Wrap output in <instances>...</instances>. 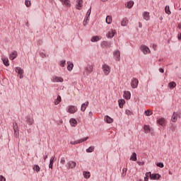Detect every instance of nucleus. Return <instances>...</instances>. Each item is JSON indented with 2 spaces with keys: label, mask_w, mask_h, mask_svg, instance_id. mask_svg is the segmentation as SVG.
Returning a JSON list of instances; mask_svg holds the SVG:
<instances>
[{
  "label": "nucleus",
  "mask_w": 181,
  "mask_h": 181,
  "mask_svg": "<svg viewBox=\"0 0 181 181\" xmlns=\"http://www.w3.org/2000/svg\"><path fill=\"white\" fill-rule=\"evenodd\" d=\"M78 111V108L77 106L74 105H69L68 106L66 112H69V114H74V112H77Z\"/></svg>",
  "instance_id": "f257e3e1"
},
{
  "label": "nucleus",
  "mask_w": 181,
  "mask_h": 181,
  "mask_svg": "<svg viewBox=\"0 0 181 181\" xmlns=\"http://www.w3.org/2000/svg\"><path fill=\"white\" fill-rule=\"evenodd\" d=\"M76 166H77V163H76V161H73V160H70L69 161L66 165V169H74V168H76Z\"/></svg>",
  "instance_id": "f03ea898"
},
{
  "label": "nucleus",
  "mask_w": 181,
  "mask_h": 181,
  "mask_svg": "<svg viewBox=\"0 0 181 181\" xmlns=\"http://www.w3.org/2000/svg\"><path fill=\"white\" fill-rule=\"evenodd\" d=\"M25 122H27L28 125H33L35 124V120L33 119V117L30 115H27L25 117Z\"/></svg>",
  "instance_id": "7ed1b4c3"
},
{
  "label": "nucleus",
  "mask_w": 181,
  "mask_h": 181,
  "mask_svg": "<svg viewBox=\"0 0 181 181\" xmlns=\"http://www.w3.org/2000/svg\"><path fill=\"white\" fill-rule=\"evenodd\" d=\"M102 69L105 76H108L110 74V72L111 71V68L107 64H103L102 66Z\"/></svg>",
  "instance_id": "20e7f679"
},
{
  "label": "nucleus",
  "mask_w": 181,
  "mask_h": 181,
  "mask_svg": "<svg viewBox=\"0 0 181 181\" xmlns=\"http://www.w3.org/2000/svg\"><path fill=\"white\" fill-rule=\"evenodd\" d=\"M86 72L83 73V74H86V76H88V74H91L93 73V70H94V66L93 65H88L86 67H85Z\"/></svg>",
  "instance_id": "39448f33"
},
{
  "label": "nucleus",
  "mask_w": 181,
  "mask_h": 181,
  "mask_svg": "<svg viewBox=\"0 0 181 181\" xmlns=\"http://www.w3.org/2000/svg\"><path fill=\"white\" fill-rule=\"evenodd\" d=\"M149 175V177L151 180H159V179H160V175L159 174H156V173H151L150 172V173H148Z\"/></svg>",
  "instance_id": "423d86ee"
},
{
  "label": "nucleus",
  "mask_w": 181,
  "mask_h": 181,
  "mask_svg": "<svg viewBox=\"0 0 181 181\" xmlns=\"http://www.w3.org/2000/svg\"><path fill=\"white\" fill-rule=\"evenodd\" d=\"M15 71L17 73L18 76L20 77V78H23V69H22V68L16 67Z\"/></svg>",
  "instance_id": "0eeeda50"
},
{
  "label": "nucleus",
  "mask_w": 181,
  "mask_h": 181,
  "mask_svg": "<svg viewBox=\"0 0 181 181\" xmlns=\"http://www.w3.org/2000/svg\"><path fill=\"white\" fill-rule=\"evenodd\" d=\"M139 83V81H138V79L136 78H134L132 80L131 82V86L132 88H136L138 87V84Z\"/></svg>",
  "instance_id": "6e6552de"
},
{
  "label": "nucleus",
  "mask_w": 181,
  "mask_h": 181,
  "mask_svg": "<svg viewBox=\"0 0 181 181\" xmlns=\"http://www.w3.org/2000/svg\"><path fill=\"white\" fill-rule=\"evenodd\" d=\"M52 83H63V78L59 76H53L51 79Z\"/></svg>",
  "instance_id": "1a4fd4ad"
},
{
  "label": "nucleus",
  "mask_w": 181,
  "mask_h": 181,
  "mask_svg": "<svg viewBox=\"0 0 181 181\" xmlns=\"http://www.w3.org/2000/svg\"><path fill=\"white\" fill-rule=\"evenodd\" d=\"M141 52L144 53V54H148L151 50L149 49V47H146V45H143L140 47Z\"/></svg>",
  "instance_id": "9d476101"
},
{
  "label": "nucleus",
  "mask_w": 181,
  "mask_h": 181,
  "mask_svg": "<svg viewBox=\"0 0 181 181\" xmlns=\"http://www.w3.org/2000/svg\"><path fill=\"white\" fill-rule=\"evenodd\" d=\"M113 56L115 57V60L119 62L121 59V53L119 52V50H116L113 52Z\"/></svg>",
  "instance_id": "9b49d317"
},
{
  "label": "nucleus",
  "mask_w": 181,
  "mask_h": 181,
  "mask_svg": "<svg viewBox=\"0 0 181 181\" xmlns=\"http://www.w3.org/2000/svg\"><path fill=\"white\" fill-rule=\"evenodd\" d=\"M115 30H110L107 34V37L108 39H112V37L115 36Z\"/></svg>",
  "instance_id": "f8f14e48"
},
{
  "label": "nucleus",
  "mask_w": 181,
  "mask_h": 181,
  "mask_svg": "<svg viewBox=\"0 0 181 181\" xmlns=\"http://www.w3.org/2000/svg\"><path fill=\"white\" fill-rule=\"evenodd\" d=\"M88 101H86V103H83L81 106V111H82V112H84V111H86V110H87V107H88Z\"/></svg>",
  "instance_id": "ddd939ff"
},
{
  "label": "nucleus",
  "mask_w": 181,
  "mask_h": 181,
  "mask_svg": "<svg viewBox=\"0 0 181 181\" xmlns=\"http://www.w3.org/2000/svg\"><path fill=\"white\" fill-rule=\"evenodd\" d=\"M104 119L107 124H112V122H114V119L111 118V117L108 115L105 116Z\"/></svg>",
  "instance_id": "4468645a"
},
{
  "label": "nucleus",
  "mask_w": 181,
  "mask_h": 181,
  "mask_svg": "<svg viewBox=\"0 0 181 181\" xmlns=\"http://www.w3.org/2000/svg\"><path fill=\"white\" fill-rule=\"evenodd\" d=\"M87 139H88V137H85L83 139L76 140V141H74L73 144L77 145V144H83V142H86V141H87Z\"/></svg>",
  "instance_id": "2eb2a0df"
},
{
  "label": "nucleus",
  "mask_w": 181,
  "mask_h": 181,
  "mask_svg": "<svg viewBox=\"0 0 181 181\" xmlns=\"http://www.w3.org/2000/svg\"><path fill=\"white\" fill-rule=\"evenodd\" d=\"M165 122H166V120H165L164 118H160V119H157V123L159 125H161V127H165Z\"/></svg>",
  "instance_id": "dca6fc26"
},
{
  "label": "nucleus",
  "mask_w": 181,
  "mask_h": 181,
  "mask_svg": "<svg viewBox=\"0 0 181 181\" xmlns=\"http://www.w3.org/2000/svg\"><path fill=\"white\" fill-rule=\"evenodd\" d=\"M18 57V52L13 51L11 54H10V60H15Z\"/></svg>",
  "instance_id": "f3484780"
},
{
  "label": "nucleus",
  "mask_w": 181,
  "mask_h": 181,
  "mask_svg": "<svg viewBox=\"0 0 181 181\" xmlns=\"http://www.w3.org/2000/svg\"><path fill=\"white\" fill-rule=\"evenodd\" d=\"M69 122L71 124V127H77V120H76V119H70Z\"/></svg>",
  "instance_id": "a211bd4d"
},
{
  "label": "nucleus",
  "mask_w": 181,
  "mask_h": 181,
  "mask_svg": "<svg viewBox=\"0 0 181 181\" xmlns=\"http://www.w3.org/2000/svg\"><path fill=\"white\" fill-rule=\"evenodd\" d=\"M123 97H124V98L126 100H129V98H131V92H129V91H124Z\"/></svg>",
  "instance_id": "6ab92c4d"
},
{
  "label": "nucleus",
  "mask_w": 181,
  "mask_h": 181,
  "mask_svg": "<svg viewBox=\"0 0 181 181\" xmlns=\"http://www.w3.org/2000/svg\"><path fill=\"white\" fill-rule=\"evenodd\" d=\"M1 60L4 64V66H6V67H8V66H9V59L6 57H2Z\"/></svg>",
  "instance_id": "aec40b11"
},
{
  "label": "nucleus",
  "mask_w": 181,
  "mask_h": 181,
  "mask_svg": "<svg viewBox=\"0 0 181 181\" xmlns=\"http://www.w3.org/2000/svg\"><path fill=\"white\" fill-rule=\"evenodd\" d=\"M67 70L69 71H71V70H73V67H74V64H73L72 62H70V61L67 62Z\"/></svg>",
  "instance_id": "412c9836"
},
{
  "label": "nucleus",
  "mask_w": 181,
  "mask_h": 181,
  "mask_svg": "<svg viewBox=\"0 0 181 181\" xmlns=\"http://www.w3.org/2000/svg\"><path fill=\"white\" fill-rule=\"evenodd\" d=\"M171 121L172 122H176L177 121V112H173V116L171 117Z\"/></svg>",
  "instance_id": "4be33fe9"
},
{
  "label": "nucleus",
  "mask_w": 181,
  "mask_h": 181,
  "mask_svg": "<svg viewBox=\"0 0 181 181\" xmlns=\"http://www.w3.org/2000/svg\"><path fill=\"white\" fill-rule=\"evenodd\" d=\"M54 158H55V156H53L51 157V158L49 160V169H53V162H54Z\"/></svg>",
  "instance_id": "5701e85b"
},
{
  "label": "nucleus",
  "mask_w": 181,
  "mask_h": 181,
  "mask_svg": "<svg viewBox=\"0 0 181 181\" xmlns=\"http://www.w3.org/2000/svg\"><path fill=\"white\" fill-rule=\"evenodd\" d=\"M143 16H144V19H145V21H149V19H150L149 12L144 11L143 13Z\"/></svg>",
  "instance_id": "b1692460"
},
{
  "label": "nucleus",
  "mask_w": 181,
  "mask_h": 181,
  "mask_svg": "<svg viewBox=\"0 0 181 181\" xmlns=\"http://www.w3.org/2000/svg\"><path fill=\"white\" fill-rule=\"evenodd\" d=\"M119 107L120 108H124V104H125V100L124 99H119L118 100Z\"/></svg>",
  "instance_id": "393cba45"
},
{
  "label": "nucleus",
  "mask_w": 181,
  "mask_h": 181,
  "mask_svg": "<svg viewBox=\"0 0 181 181\" xmlns=\"http://www.w3.org/2000/svg\"><path fill=\"white\" fill-rule=\"evenodd\" d=\"M62 102V96L58 95L57 98L54 100V105H58Z\"/></svg>",
  "instance_id": "a878e982"
},
{
  "label": "nucleus",
  "mask_w": 181,
  "mask_h": 181,
  "mask_svg": "<svg viewBox=\"0 0 181 181\" xmlns=\"http://www.w3.org/2000/svg\"><path fill=\"white\" fill-rule=\"evenodd\" d=\"M168 87L170 90H173L176 87V83L175 81L170 82L168 83Z\"/></svg>",
  "instance_id": "bb28decb"
},
{
  "label": "nucleus",
  "mask_w": 181,
  "mask_h": 181,
  "mask_svg": "<svg viewBox=\"0 0 181 181\" xmlns=\"http://www.w3.org/2000/svg\"><path fill=\"white\" fill-rule=\"evenodd\" d=\"M100 39H101V37L100 36H93L92 37L90 42H98V40H100Z\"/></svg>",
  "instance_id": "cd10ccee"
},
{
  "label": "nucleus",
  "mask_w": 181,
  "mask_h": 181,
  "mask_svg": "<svg viewBox=\"0 0 181 181\" xmlns=\"http://www.w3.org/2000/svg\"><path fill=\"white\" fill-rule=\"evenodd\" d=\"M112 22V17H111L110 16H107L106 17V23H107V25H111Z\"/></svg>",
  "instance_id": "c85d7f7f"
},
{
  "label": "nucleus",
  "mask_w": 181,
  "mask_h": 181,
  "mask_svg": "<svg viewBox=\"0 0 181 181\" xmlns=\"http://www.w3.org/2000/svg\"><path fill=\"white\" fill-rule=\"evenodd\" d=\"M131 160H133L134 162H136V153L134 152L132 153L131 157H130Z\"/></svg>",
  "instance_id": "c756f323"
},
{
  "label": "nucleus",
  "mask_w": 181,
  "mask_h": 181,
  "mask_svg": "<svg viewBox=\"0 0 181 181\" xmlns=\"http://www.w3.org/2000/svg\"><path fill=\"white\" fill-rule=\"evenodd\" d=\"M95 147H94V146H90L89 148H88L86 149V152L88 153H91V152H94V149Z\"/></svg>",
  "instance_id": "7c9ffc66"
},
{
  "label": "nucleus",
  "mask_w": 181,
  "mask_h": 181,
  "mask_svg": "<svg viewBox=\"0 0 181 181\" xmlns=\"http://www.w3.org/2000/svg\"><path fill=\"white\" fill-rule=\"evenodd\" d=\"M83 177H85V179H89V177L90 176V172H86V171H83Z\"/></svg>",
  "instance_id": "2f4dec72"
},
{
  "label": "nucleus",
  "mask_w": 181,
  "mask_h": 181,
  "mask_svg": "<svg viewBox=\"0 0 181 181\" xmlns=\"http://www.w3.org/2000/svg\"><path fill=\"white\" fill-rule=\"evenodd\" d=\"M128 25V21L127 20V18H124L123 20L121 22L122 26H127Z\"/></svg>",
  "instance_id": "473e14b6"
},
{
  "label": "nucleus",
  "mask_w": 181,
  "mask_h": 181,
  "mask_svg": "<svg viewBox=\"0 0 181 181\" xmlns=\"http://www.w3.org/2000/svg\"><path fill=\"white\" fill-rule=\"evenodd\" d=\"M60 2H62L63 5H65V6H70L69 0H60Z\"/></svg>",
  "instance_id": "72a5a7b5"
},
{
  "label": "nucleus",
  "mask_w": 181,
  "mask_h": 181,
  "mask_svg": "<svg viewBox=\"0 0 181 181\" xmlns=\"http://www.w3.org/2000/svg\"><path fill=\"white\" fill-rule=\"evenodd\" d=\"M165 13H167V15H170V13H172V12L170 11V8H169V6H165Z\"/></svg>",
  "instance_id": "f704fd0d"
},
{
  "label": "nucleus",
  "mask_w": 181,
  "mask_h": 181,
  "mask_svg": "<svg viewBox=\"0 0 181 181\" xmlns=\"http://www.w3.org/2000/svg\"><path fill=\"white\" fill-rule=\"evenodd\" d=\"M76 6L81 8L83 6V0H76Z\"/></svg>",
  "instance_id": "c9c22d12"
},
{
  "label": "nucleus",
  "mask_w": 181,
  "mask_h": 181,
  "mask_svg": "<svg viewBox=\"0 0 181 181\" xmlns=\"http://www.w3.org/2000/svg\"><path fill=\"white\" fill-rule=\"evenodd\" d=\"M133 6H134V1H130L127 2V8H129V9H131V8H132Z\"/></svg>",
  "instance_id": "e433bc0d"
},
{
  "label": "nucleus",
  "mask_w": 181,
  "mask_h": 181,
  "mask_svg": "<svg viewBox=\"0 0 181 181\" xmlns=\"http://www.w3.org/2000/svg\"><path fill=\"white\" fill-rule=\"evenodd\" d=\"M144 130L145 131V132H151V128L146 124L144 126Z\"/></svg>",
  "instance_id": "4c0bfd02"
},
{
  "label": "nucleus",
  "mask_w": 181,
  "mask_h": 181,
  "mask_svg": "<svg viewBox=\"0 0 181 181\" xmlns=\"http://www.w3.org/2000/svg\"><path fill=\"white\" fill-rule=\"evenodd\" d=\"M90 17L88 16H86L85 17V19L83 21V26H87V25L88 24V21H89V18Z\"/></svg>",
  "instance_id": "58836bf2"
},
{
  "label": "nucleus",
  "mask_w": 181,
  "mask_h": 181,
  "mask_svg": "<svg viewBox=\"0 0 181 181\" xmlns=\"http://www.w3.org/2000/svg\"><path fill=\"white\" fill-rule=\"evenodd\" d=\"M33 170L37 172V173H39V172H40V167H39L37 165H35L33 168Z\"/></svg>",
  "instance_id": "ea45409f"
},
{
  "label": "nucleus",
  "mask_w": 181,
  "mask_h": 181,
  "mask_svg": "<svg viewBox=\"0 0 181 181\" xmlns=\"http://www.w3.org/2000/svg\"><path fill=\"white\" fill-rule=\"evenodd\" d=\"M13 131H19L18 128V123L15 122L13 124Z\"/></svg>",
  "instance_id": "a19ab883"
},
{
  "label": "nucleus",
  "mask_w": 181,
  "mask_h": 181,
  "mask_svg": "<svg viewBox=\"0 0 181 181\" xmlns=\"http://www.w3.org/2000/svg\"><path fill=\"white\" fill-rule=\"evenodd\" d=\"M59 66L61 67H64L66 66V60H62L59 62Z\"/></svg>",
  "instance_id": "79ce46f5"
},
{
  "label": "nucleus",
  "mask_w": 181,
  "mask_h": 181,
  "mask_svg": "<svg viewBox=\"0 0 181 181\" xmlns=\"http://www.w3.org/2000/svg\"><path fill=\"white\" fill-rule=\"evenodd\" d=\"M145 114H146V117H151V115H152V114H153V113L152 112V111L146 110Z\"/></svg>",
  "instance_id": "37998d69"
},
{
  "label": "nucleus",
  "mask_w": 181,
  "mask_h": 181,
  "mask_svg": "<svg viewBox=\"0 0 181 181\" xmlns=\"http://www.w3.org/2000/svg\"><path fill=\"white\" fill-rule=\"evenodd\" d=\"M149 173H151V172L146 173V177H144V181H149Z\"/></svg>",
  "instance_id": "c03bdc74"
},
{
  "label": "nucleus",
  "mask_w": 181,
  "mask_h": 181,
  "mask_svg": "<svg viewBox=\"0 0 181 181\" xmlns=\"http://www.w3.org/2000/svg\"><path fill=\"white\" fill-rule=\"evenodd\" d=\"M128 170V169L127 168H124L122 169V176H126L127 175V171Z\"/></svg>",
  "instance_id": "a18cd8bd"
},
{
  "label": "nucleus",
  "mask_w": 181,
  "mask_h": 181,
  "mask_svg": "<svg viewBox=\"0 0 181 181\" xmlns=\"http://www.w3.org/2000/svg\"><path fill=\"white\" fill-rule=\"evenodd\" d=\"M25 5L27 6V8H29V6H30V1L25 0Z\"/></svg>",
  "instance_id": "49530a36"
},
{
  "label": "nucleus",
  "mask_w": 181,
  "mask_h": 181,
  "mask_svg": "<svg viewBox=\"0 0 181 181\" xmlns=\"http://www.w3.org/2000/svg\"><path fill=\"white\" fill-rule=\"evenodd\" d=\"M60 163H62V165H64L66 163V158L64 157L61 158Z\"/></svg>",
  "instance_id": "de8ad7c7"
},
{
  "label": "nucleus",
  "mask_w": 181,
  "mask_h": 181,
  "mask_svg": "<svg viewBox=\"0 0 181 181\" xmlns=\"http://www.w3.org/2000/svg\"><path fill=\"white\" fill-rule=\"evenodd\" d=\"M156 166H158V168H163L165 165H163V163H156Z\"/></svg>",
  "instance_id": "09e8293b"
},
{
  "label": "nucleus",
  "mask_w": 181,
  "mask_h": 181,
  "mask_svg": "<svg viewBox=\"0 0 181 181\" xmlns=\"http://www.w3.org/2000/svg\"><path fill=\"white\" fill-rule=\"evenodd\" d=\"M90 15H91V7L88 10L86 16H88V18H90Z\"/></svg>",
  "instance_id": "8fccbe9b"
},
{
  "label": "nucleus",
  "mask_w": 181,
  "mask_h": 181,
  "mask_svg": "<svg viewBox=\"0 0 181 181\" xmlns=\"http://www.w3.org/2000/svg\"><path fill=\"white\" fill-rule=\"evenodd\" d=\"M14 135L16 138H18L19 136V130H14Z\"/></svg>",
  "instance_id": "3c124183"
},
{
  "label": "nucleus",
  "mask_w": 181,
  "mask_h": 181,
  "mask_svg": "<svg viewBox=\"0 0 181 181\" xmlns=\"http://www.w3.org/2000/svg\"><path fill=\"white\" fill-rule=\"evenodd\" d=\"M0 181H6V178L3 175H0Z\"/></svg>",
  "instance_id": "603ef678"
},
{
  "label": "nucleus",
  "mask_w": 181,
  "mask_h": 181,
  "mask_svg": "<svg viewBox=\"0 0 181 181\" xmlns=\"http://www.w3.org/2000/svg\"><path fill=\"white\" fill-rule=\"evenodd\" d=\"M126 114H127V115H131V114H132V112H131V110H127Z\"/></svg>",
  "instance_id": "864d4df0"
},
{
  "label": "nucleus",
  "mask_w": 181,
  "mask_h": 181,
  "mask_svg": "<svg viewBox=\"0 0 181 181\" xmlns=\"http://www.w3.org/2000/svg\"><path fill=\"white\" fill-rule=\"evenodd\" d=\"M40 56L41 57H42V58H45V57H46V54H45V53H43V52H40Z\"/></svg>",
  "instance_id": "5fc2aeb1"
},
{
  "label": "nucleus",
  "mask_w": 181,
  "mask_h": 181,
  "mask_svg": "<svg viewBox=\"0 0 181 181\" xmlns=\"http://www.w3.org/2000/svg\"><path fill=\"white\" fill-rule=\"evenodd\" d=\"M138 165H139V166H142V165H144L145 163L144 162H141V161H137Z\"/></svg>",
  "instance_id": "6e6d98bb"
},
{
  "label": "nucleus",
  "mask_w": 181,
  "mask_h": 181,
  "mask_svg": "<svg viewBox=\"0 0 181 181\" xmlns=\"http://www.w3.org/2000/svg\"><path fill=\"white\" fill-rule=\"evenodd\" d=\"M160 73H165V70L163 68H159Z\"/></svg>",
  "instance_id": "4d7b16f0"
},
{
  "label": "nucleus",
  "mask_w": 181,
  "mask_h": 181,
  "mask_svg": "<svg viewBox=\"0 0 181 181\" xmlns=\"http://www.w3.org/2000/svg\"><path fill=\"white\" fill-rule=\"evenodd\" d=\"M156 47H157L156 44H153V49L154 50H156Z\"/></svg>",
  "instance_id": "13d9d810"
},
{
  "label": "nucleus",
  "mask_w": 181,
  "mask_h": 181,
  "mask_svg": "<svg viewBox=\"0 0 181 181\" xmlns=\"http://www.w3.org/2000/svg\"><path fill=\"white\" fill-rule=\"evenodd\" d=\"M46 159H47V155L44 156V160L46 161Z\"/></svg>",
  "instance_id": "bf43d9fd"
},
{
  "label": "nucleus",
  "mask_w": 181,
  "mask_h": 181,
  "mask_svg": "<svg viewBox=\"0 0 181 181\" xmlns=\"http://www.w3.org/2000/svg\"><path fill=\"white\" fill-rule=\"evenodd\" d=\"M139 28H142V23H139Z\"/></svg>",
  "instance_id": "052dcab7"
},
{
  "label": "nucleus",
  "mask_w": 181,
  "mask_h": 181,
  "mask_svg": "<svg viewBox=\"0 0 181 181\" xmlns=\"http://www.w3.org/2000/svg\"><path fill=\"white\" fill-rule=\"evenodd\" d=\"M88 115H89V116L93 115V112H89Z\"/></svg>",
  "instance_id": "680f3d73"
},
{
  "label": "nucleus",
  "mask_w": 181,
  "mask_h": 181,
  "mask_svg": "<svg viewBox=\"0 0 181 181\" xmlns=\"http://www.w3.org/2000/svg\"><path fill=\"white\" fill-rule=\"evenodd\" d=\"M31 131H32V130H31L30 129H28V134L30 133Z\"/></svg>",
  "instance_id": "e2e57ef3"
},
{
  "label": "nucleus",
  "mask_w": 181,
  "mask_h": 181,
  "mask_svg": "<svg viewBox=\"0 0 181 181\" xmlns=\"http://www.w3.org/2000/svg\"><path fill=\"white\" fill-rule=\"evenodd\" d=\"M103 2H107L108 0H101Z\"/></svg>",
  "instance_id": "0e129e2a"
},
{
  "label": "nucleus",
  "mask_w": 181,
  "mask_h": 181,
  "mask_svg": "<svg viewBox=\"0 0 181 181\" xmlns=\"http://www.w3.org/2000/svg\"><path fill=\"white\" fill-rule=\"evenodd\" d=\"M169 175H172V173L170 171H169Z\"/></svg>",
  "instance_id": "69168bd1"
},
{
  "label": "nucleus",
  "mask_w": 181,
  "mask_h": 181,
  "mask_svg": "<svg viewBox=\"0 0 181 181\" xmlns=\"http://www.w3.org/2000/svg\"><path fill=\"white\" fill-rule=\"evenodd\" d=\"M76 9H78V11H80V8H78H78H76Z\"/></svg>",
  "instance_id": "338daca9"
},
{
  "label": "nucleus",
  "mask_w": 181,
  "mask_h": 181,
  "mask_svg": "<svg viewBox=\"0 0 181 181\" xmlns=\"http://www.w3.org/2000/svg\"><path fill=\"white\" fill-rule=\"evenodd\" d=\"M28 23H26V26H28Z\"/></svg>",
  "instance_id": "774afa93"
}]
</instances>
